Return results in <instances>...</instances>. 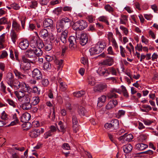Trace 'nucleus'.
<instances>
[{
    "mask_svg": "<svg viewBox=\"0 0 158 158\" xmlns=\"http://www.w3.org/2000/svg\"><path fill=\"white\" fill-rule=\"evenodd\" d=\"M15 94L16 97L17 98L19 101L23 97L25 94L22 91H15Z\"/></svg>",
    "mask_w": 158,
    "mask_h": 158,
    "instance_id": "nucleus-34",
    "label": "nucleus"
},
{
    "mask_svg": "<svg viewBox=\"0 0 158 158\" xmlns=\"http://www.w3.org/2000/svg\"><path fill=\"white\" fill-rule=\"evenodd\" d=\"M49 130L46 132L44 134V137L45 139L48 138L50 137L56 131L58 130V127L53 125H52L49 127Z\"/></svg>",
    "mask_w": 158,
    "mask_h": 158,
    "instance_id": "nucleus-5",
    "label": "nucleus"
},
{
    "mask_svg": "<svg viewBox=\"0 0 158 158\" xmlns=\"http://www.w3.org/2000/svg\"><path fill=\"white\" fill-rule=\"evenodd\" d=\"M85 93V92L83 90H81L77 92L73 93V95L77 97H79L82 96Z\"/></svg>",
    "mask_w": 158,
    "mask_h": 158,
    "instance_id": "nucleus-46",
    "label": "nucleus"
},
{
    "mask_svg": "<svg viewBox=\"0 0 158 158\" xmlns=\"http://www.w3.org/2000/svg\"><path fill=\"white\" fill-rule=\"evenodd\" d=\"M120 29L123 31V33L125 35H127L128 33V29L123 26H120Z\"/></svg>",
    "mask_w": 158,
    "mask_h": 158,
    "instance_id": "nucleus-52",
    "label": "nucleus"
},
{
    "mask_svg": "<svg viewBox=\"0 0 158 158\" xmlns=\"http://www.w3.org/2000/svg\"><path fill=\"white\" fill-rule=\"evenodd\" d=\"M148 145L142 143H139L135 145L136 149L139 151L143 150L148 147Z\"/></svg>",
    "mask_w": 158,
    "mask_h": 158,
    "instance_id": "nucleus-29",
    "label": "nucleus"
},
{
    "mask_svg": "<svg viewBox=\"0 0 158 158\" xmlns=\"http://www.w3.org/2000/svg\"><path fill=\"white\" fill-rule=\"evenodd\" d=\"M20 87L22 90L24 92H30L31 90V88L28 85L23 82L20 83Z\"/></svg>",
    "mask_w": 158,
    "mask_h": 158,
    "instance_id": "nucleus-21",
    "label": "nucleus"
},
{
    "mask_svg": "<svg viewBox=\"0 0 158 158\" xmlns=\"http://www.w3.org/2000/svg\"><path fill=\"white\" fill-rule=\"evenodd\" d=\"M39 35L43 38H45L48 36V33L46 29H43L40 31Z\"/></svg>",
    "mask_w": 158,
    "mask_h": 158,
    "instance_id": "nucleus-35",
    "label": "nucleus"
},
{
    "mask_svg": "<svg viewBox=\"0 0 158 158\" xmlns=\"http://www.w3.org/2000/svg\"><path fill=\"white\" fill-rule=\"evenodd\" d=\"M73 128V131L76 133L80 129L77 119L75 116H73L72 117Z\"/></svg>",
    "mask_w": 158,
    "mask_h": 158,
    "instance_id": "nucleus-7",
    "label": "nucleus"
},
{
    "mask_svg": "<svg viewBox=\"0 0 158 158\" xmlns=\"http://www.w3.org/2000/svg\"><path fill=\"white\" fill-rule=\"evenodd\" d=\"M125 139L127 141H130L133 139V136L131 134H128L126 135Z\"/></svg>",
    "mask_w": 158,
    "mask_h": 158,
    "instance_id": "nucleus-58",
    "label": "nucleus"
},
{
    "mask_svg": "<svg viewBox=\"0 0 158 158\" xmlns=\"http://www.w3.org/2000/svg\"><path fill=\"white\" fill-rule=\"evenodd\" d=\"M120 53L121 56L123 57H125L126 56V55L125 54V53L126 52L125 50V48L123 47L122 46H120Z\"/></svg>",
    "mask_w": 158,
    "mask_h": 158,
    "instance_id": "nucleus-53",
    "label": "nucleus"
},
{
    "mask_svg": "<svg viewBox=\"0 0 158 158\" xmlns=\"http://www.w3.org/2000/svg\"><path fill=\"white\" fill-rule=\"evenodd\" d=\"M53 23L52 20L50 19L46 18L44 21L43 25L44 27H50L52 29L54 28Z\"/></svg>",
    "mask_w": 158,
    "mask_h": 158,
    "instance_id": "nucleus-13",
    "label": "nucleus"
},
{
    "mask_svg": "<svg viewBox=\"0 0 158 158\" xmlns=\"http://www.w3.org/2000/svg\"><path fill=\"white\" fill-rule=\"evenodd\" d=\"M10 36L12 41L14 43H15L17 39V36L15 31H11Z\"/></svg>",
    "mask_w": 158,
    "mask_h": 158,
    "instance_id": "nucleus-39",
    "label": "nucleus"
},
{
    "mask_svg": "<svg viewBox=\"0 0 158 158\" xmlns=\"http://www.w3.org/2000/svg\"><path fill=\"white\" fill-rule=\"evenodd\" d=\"M12 27L13 30L17 32H19L21 30L20 25L15 20H13L12 22Z\"/></svg>",
    "mask_w": 158,
    "mask_h": 158,
    "instance_id": "nucleus-22",
    "label": "nucleus"
},
{
    "mask_svg": "<svg viewBox=\"0 0 158 158\" xmlns=\"http://www.w3.org/2000/svg\"><path fill=\"white\" fill-rule=\"evenodd\" d=\"M1 118L2 120H1V127L6 124L7 123L8 118L7 114L5 112V111H3L2 113V115L1 116Z\"/></svg>",
    "mask_w": 158,
    "mask_h": 158,
    "instance_id": "nucleus-19",
    "label": "nucleus"
},
{
    "mask_svg": "<svg viewBox=\"0 0 158 158\" xmlns=\"http://www.w3.org/2000/svg\"><path fill=\"white\" fill-rule=\"evenodd\" d=\"M71 20L67 17H64L61 19L57 23L56 28L58 32H60L64 29L69 28L71 25Z\"/></svg>",
    "mask_w": 158,
    "mask_h": 158,
    "instance_id": "nucleus-2",
    "label": "nucleus"
},
{
    "mask_svg": "<svg viewBox=\"0 0 158 158\" xmlns=\"http://www.w3.org/2000/svg\"><path fill=\"white\" fill-rule=\"evenodd\" d=\"M143 46L141 44H137L135 47V49L139 51H142Z\"/></svg>",
    "mask_w": 158,
    "mask_h": 158,
    "instance_id": "nucleus-64",
    "label": "nucleus"
},
{
    "mask_svg": "<svg viewBox=\"0 0 158 158\" xmlns=\"http://www.w3.org/2000/svg\"><path fill=\"white\" fill-rule=\"evenodd\" d=\"M8 23L7 19L5 17L1 18V24H7Z\"/></svg>",
    "mask_w": 158,
    "mask_h": 158,
    "instance_id": "nucleus-60",
    "label": "nucleus"
},
{
    "mask_svg": "<svg viewBox=\"0 0 158 158\" xmlns=\"http://www.w3.org/2000/svg\"><path fill=\"white\" fill-rule=\"evenodd\" d=\"M107 96L108 98L109 99L113 98H116L118 96V95L110 90V92L107 93Z\"/></svg>",
    "mask_w": 158,
    "mask_h": 158,
    "instance_id": "nucleus-41",
    "label": "nucleus"
},
{
    "mask_svg": "<svg viewBox=\"0 0 158 158\" xmlns=\"http://www.w3.org/2000/svg\"><path fill=\"white\" fill-rule=\"evenodd\" d=\"M41 84L44 87L47 86L49 84V82L47 78H43L41 80Z\"/></svg>",
    "mask_w": 158,
    "mask_h": 158,
    "instance_id": "nucleus-50",
    "label": "nucleus"
},
{
    "mask_svg": "<svg viewBox=\"0 0 158 158\" xmlns=\"http://www.w3.org/2000/svg\"><path fill=\"white\" fill-rule=\"evenodd\" d=\"M108 18L107 16H102L98 18V20L101 22H103L106 23L107 25H109V22L108 21Z\"/></svg>",
    "mask_w": 158,
    "mask_h": 158,
    "instance_id": "nucleus-42",
    "label": "nucleus"
},
{
    "mask_svg": "<svg viewBox=\"0 0 158 158\" xmlns=\"http://www.w3.org/2000/svg\"><path fill=\"white\" fill-rule=\"evenodd\" d=\"M120 23L123 24H125L127 20V17L124 15H122L120 18Z\"/></svg>",
    "mask_w": 158,
    "mask_h": 158,
    "instance_id": "nucleus-43",
    "label": "nucleus"
},
{
    "mask_svg": "<svg viewBox=\"0 0 158 158\" xmlns=\"http://www.w3.org/2000/svg\"><path fill=\"white\" fill-rule=\"evenodd\" d=\"M112 43V45L115 49H117L118 48V44L115 39L110 41Z\"/></svg>",
    "mask_w": 158,
    "mask_h": 158,
    "instance_id": "nucleus-61",
    "label": "nucleus"
},
{
    "mask_svg": "<svg viewBox=\"0 0 158 158\" xmlns=\"http://www.w3.org/2000/svg\"><path fill=\"white\" fill-rule=\"evenodd\" d=\"M112 129L114 130L117 129L119 127V123L118 120L114 119L112 120L110 122Z\"/></svg>",
    "mask_w": 158,
    "mask_h": 158,
    "instance_id": "nucleus-27",
    "label": "nucleus"
},
{
    "mask_svg": "<svg viewBox=\"0 0 158 158\" xmlns=\"http://www.w3.org/2000/svg\"><path fill=\"white\" fill-rule=\"evenodd\" d=\"M68 33V31L65 29L61 33L60 40L64 44L66 43L67 42Z\"/></svg>",
    "mask_w": 158,
    "mask_h": 158,
    "instance_id": "nucleus-15",
    "label": "nucleus"
},
{
    "mask_svg": "<svg viewBox=\"0 0 158 158\" xmlns=\"http://www.w3.org/2000/svg\"><path fill=\"white\" fill-rule=\"evenodd\" d=\"M6 33H4L1 35V48H5L6 45L5 43L6 40Z\"/></svg>",
    "mask_w": 158,
    "mask_h": 158,
    "instance_id": "nucleus-32",
    "label": "nucleus"
},
{
    "mask_svg": "<svg viewBox=\"0 0 158 158\" xmlns=\"http://www.w3.org/2000/svg\"><path fill=\"white\" fill-rule=\"evenodd\" d=\"M118 104L117 100H111L106 106V108L107 110H110L112 109Z\"/></svg>",
    "mask_w": 158,
    "mask_h": 158,
    "instance_id": "nucleus-14",
    "label": "nucleus"
},
{
    "mask_svg": "<svg viewBox=\"0 0 158 158\" xmlns=\"http://www.w3.org/2000/svg\"><path fill=\"white\" fill-rule=\"evenodd\" d=\"M43 68L45 69H49L51 68V65L49 62H46L44 63Z\"/></svg>",
    "mask_w": 158,
    "mask_h": 158,
    "instance_id": "nucleus-57",
    "label": "nucleus"
},
{
    "mask_svg": "<svg viewBox=\"0 0 158 158\" xmlns=\"http://www.w3.org/2000/svg\"><path fill=\"white\" fill-rule=\"evenodd\" d=\"M114 63V60L112 57H108L101 62L100 64L102 65L110 66L112 65Z\"/></svg>",
    "mask_w": 158,
    "mask_h": 158,
    "instance_id": "nucleus-9",
    "label": "nucleus"
},
{
    "mask_svg": "<svg viewBox=\"0 0 158 158\" xmlns=\"http://www.w3.org/2000/svg\"><path fill=\"white\" fill-rule=\"evenodd\" d=\"M40 101V98L39 97H34L32 99V103L34 105L37 104Z\"/></svg>",
    "mask_w": 158,
    "mask_h": 158,
    "instance_id": "nucleus-48",
    "label": "nucleus"
},
{
    "mask_svg": "<svg viewBox=\"0 0 158 158\" xmlns=\"http://www.w3.org/2000/svg\"><path fill=\"white\" fill-rule=\"evenodd\" d=\"M105 68L102 67H99L97 70V73L101 76H103L104 74V70Z\"/></svg>",
    "mask_w": 158,
    "mask_h": 158,
    "instance_id": "nucleus-56",
    "label": "nucleus"
},
{
    "mask_svg": "<svg viewBox=\"0 0 158 158\" xmlns=\"http://www.w3.org/2000/svg\"><path fill=\"white\" fill-rule=\"evenodd\" d=\"M125 113V111L123 110H119L118 111L117 114L118 118H119L123 116Z\"/></svg>",
    "mask_w": 158,
    "mask_h": 158,
    "instance_id": "nucleus-54",
    "label": "nucleus"
},
{
    "mask_svg": "<svg viewBox=\"0 0 158 158\" xmlns=\"http://www.w3.org/2000/svg\"><path fill=\"white\" fill-rule=\"evenodd\" d=\"M80 25L78 21L75 22L73 25V28L74 30L80 31Z\"/></svg>",
    "mask_w": 158,
    "mask_h": 158,
    "instance_id": "nucleus-47",
    "label": "nucleus"
},
{
    "mask_svg": "<svg viewBox=\"0 0 158 158\" xmlns=\"http://www.w3.org/2000/svg\"><path fill=\"white\" fill-rule=\"evenodd\" d=\"M22 61L20 63V68L24 71L29 70L31 66L30 63L24 56H22Z\"/></svg>",
    "mask_w": 158,
    "mask_h": 158,
    "instance_id": "nucleus-4",
    "label": "nucleus"
},
{
    "mask_svg": "<svg viewBox=\"0 0 158 158\" xmlns=\"http://www.w3.org/2000/svg\"><path fill=\"white\" fill-rule=\"evenodd\" d=\"M107 88V85L105 83H101L97 85L94 87V90L95 92H102L106 91Z\"/></svg>",
    "mask_w": 158,
    "mask_h": 158,
    "instance_id": "nucleus-6",
    "label": "nucleus"
},
{
    "mask_svg": "<svg viewBox=\"0 0 158 158\" xmlns=\"http://www.w3.org/2000/svg\"><path fill=\"white\" fill-rule=\"evenodd\" d=\"M32 77L37 80L41 79L42 75L40 71L37 69H34L32 71Z\"/></svg>",
    "mask_w": 158,
    "mask_h": 158,
    "instance_id": "nucleus-12",
    "label": "nucleus"
},
{
    "mask_svg": "<svg viewBox=\"0 0 158 158\" xmlns=\"http://www.w3.org/2000/svg\"><path fill=\"white\" fill-rule=\"evenodd\" d=\"M106 96L102 95L98 98V104L100 103H104L106 101Z\"/></svg>",
    "mask_w": 158,
    "mask_h": 158,
    "instance_id": "nucleus-44",
    "label": "nucleus"
},
{
    "mask_svg": "<svg viewBox=\"0 0 158 158\" xmlns=\"http://www.w3.org/2000/svg\"><path fill=\"white\" fill-rule=\"evenodd\" d=\"M9 85L14 89H17L20 88V83L17 80H14L12 82L9 84Z\"/></svg>",
    "mask_w": 158,
    "mask_h": 158,
    "instance_id": "nucleus-23",
    "label": "nucleus"
},
{
    "mask_svg": "<svg viewBox=\"0 0 158 158\" xmlns=\"http://www.w3.org/2000/svg\"><path fill=\"white\" fill-rule=\"evenodd\" d=\"M69 42V47L72 50H73L77 47V41L74 36H70L68 39Z\"/></svg>",
    "mask_w": 158,
    "mask_h": 158,
    "instance_id": "nucleus-8",
    "label": "nucleus"
},
{
    "mask_svg": "<svg viewBox=\"0 0 158 158\" xmlns=\"http://www.w3.org/2000/svg\"><path fill=\"white\" fill-rule=\"evenodd\" d=\"M77 39V38H79L80 43L82 45H85L88 41V35L86 33H82L80 37L76 35Z\"/></svg>",
    "mask_w": 158,
    "mask_h": 158,
    "instance_id": "nucleus-10",
    "label": "nucleus"
},
{
    "mask_svg": "<svg viewBox=\"0 0 158 158\" xmlns=\"http://www.w3.org/2000/svg\"><path fill=\"white\" fill-rule=\"evenodd\" d=\"M38 4V3L37 1L34 0L32 1L29 5V6L30 7L29 8V9L30 8L31 9H35L37 7Z\"/></svg>",
    "mask_w": 158,
    "mask_h": 158,
    "instance_id": "nucleus-40",
    "label": "nucleus"
},
{
    "mask_svg": "<svg viewBox=\"0 0 158 158\" xmlns=\"http://www.w3.org/2000/svg\"><path fill=\"white\" fill-rule=\"evenodd\" d=\"M108 52V54L110 55H114L115 53L113 51L112 47L111 46H110L108 47L107 49Z\"/></svg>",
    "mask_w": 158,
    "mask_h": 158,
    "instance_id": "nucleus-63",
    "label": "nucleus"
},
{
    "mask_svg": "<svg viewBox=\"0 0 158 158\" xmlns=\"http://www.w3.org/2000/svg\"><path fill=\"white\" fill-rule=\"evenodd\" d=\"M132 146L130 144H127L123 146V147L124 152L126 153L130 152L132 149Z\"/></svg>",
    "mask_w": 158,
    "mask_h": 158,
    "instance_id": "nucleus-28",
    "label": "nucleus"
},
{
    "mask_svg": "<svg viewBox=\"0 0 158 158\" xmlns=\"http://www.w3.org/2000/svg\"><path fill=\"white\" fill-rule=\"evenodd\" d=\"M63 60H60L57 61V63L58 65V70H61V69L63 66Z\"/></svg>",
    "mask_w": 158,
    "mask_h": 158,
    "instance_id": "nucleus-49",
    "label": "nucleus"
},
{
    "mask_svg": "<svg viewBox=\"0 0 158 158\" xmlns=\"http://www.w3.org/2000/svg\"><path fill=\"white\" fill-rule=\"evenodd\" d=\"M26 55L27 57L31 58L34 59L35 58L34 48L33 49H28L26 52Z\"/></svg>",
    "mask_w": 158,
    "mask_h": 158,
    "instance_id": "nucleus-24",
    "label": "nucleus"
},
{
    "mask_svg": "<svg viewBox=\"0 0 158 158\" xmlns=\"http://www.w3.org/2000/svg\"><path fill=\"white\" fill-rule=\"evenodd\" d=\"M30 102H27L23 103L20 106L21 109L24 110H28L32 106Z\"/></svg>",
    "mask_w": 158,
    "mask_h": 158,
    "instance_id": "nucleus-26",
    "label": "nucleus"
},
{
    "mask_svg": "<svg viewBox=\"0 0 158 158\" xmlns=\"http://www.w3.org/2000/svg\"><path fill=\"white\" fill-rule=\"evenodd\" d=\"M6 101L10 105L14 108L16 107V103L10 99H7Z\"/></svg>",
    "mask_w": 158,
    "mask_h": 158,
    "instance_id": "nucleus-51",
    "label": "nucleus"
},
{
    "mask_svg": "<svg viewBox=\"0 0 158 158\" xmlns=\"http://www.w3.org/2000/svg\"><path fill=\"white\" fill-rule=\"evenodd\" d=\"M40 130L38 129H35L30 131L29 136L31 138H35L40 135Z\"/></svg>",
    "mask_w": 158,
    "mask_h": 158,
    "instance_id": "nucleus-16",
    "label": "nucleus"
},
{
    "mask_svg": "<svg viewBox=\"0 0 158 158\" xmlns=\"http://www.w3.org/2000/svg\"><path fill=\"white\" fill-rule=\"evenodd\" d=\"M80 25V30H82L86 28L88 26L87 23L84 20H78Z\"/></svg>",
    "mask_w": 158,
    "mask_h": 158,
    "instance_id": "nucleus-36",
    "label": "nucleus"
},
{
    "mask_svg": "<svg viewBox=\"0 0 158 158\" xmlns=\"http://www.w3.org/2000/svg\"><path fill=\"white\" fill-rule=\"evenodd\" d=\"M14 76L11 73H8L6 75V80L9 85L14 80Z\"/></svg>",
    "mask_w": 158,
    "mask_h": 158,
    "instance_id": "nucleus-30",
    "label": "nucleus"
},
{
    "mask_svg": "<svg viewBox=\"0 0 158 158\" xmlns=\"http://www.w3.org/2000/svg\"><path fill=\"white\" fill-rule=\"evenodd\" d=\"M49 37L50 41L52 42L55 45L57 46L60 45V42L58 35H56V37H55L53 34H51L49 35Z\"/></svg>",
    "mask_w": 158,
    "mask_h": 158,
    "instance_id": "nucleus-11",
    "label": "nucleus"
},
{
    "mask_svg": "<svg viewBox=\"0 0 158 158\" xmlns=\"http://www.w3.org/2000/svg\"><path fill=\"white\" fill-rule=\"evenodd\" d=\"M10 6L12 7V8L14 9L15 10H19L20 8L19 5L15 3H14L10 5Z\"/></svg>",
    "mask_w": 158,
    "mask_h": 158,
    "instance_id": "nucleus-59",
    "label": "nucleus"
},
{
    "mask_svg": "<svg viewBox=\"0 0 158 158\" xmlns=\"http://www.w3.org/2000/svg\"><path fill=\"white\" fill-rule=\"evenodd\" d=\"M29 43L28 41L26 40H22L19 43V46L22 50L26 49L28 47Z\"/></svg>",
    "mask_w": 158,
    "mask_h": 158,
    "instance_id": "nucleus-20",
    "label": "nucleus"
},
{
    "mask_svg": "<svg viewBox=\"0 0 158 158\" xmlns=\"http://www.w3.org/2000/svg\"><path fill=\"white\" fill-rule=\"evenodd\" d=\"M106 44L104 42L100 41L94 47H92L89 50L91 55L98 54L102 52L105 48Z\"/></svg>",
    "mask_w": 158,
    "mask_h": 158,
    "instance_id": "nucleus-3",
    "label": "nucleus"
},
{
    "mask_svg": "<svg viewBox=\"0 0 158 158\" xmlns=\"http://www.w3.org/2000/svg\"><path fill=\"white\" fill-rule=\"evenodd\" d=\"M87 82L88 85L91 86H93L95 85L96 82L94 77L89 76L87 79Z\"/></svg>",
    "mask_w": 158,
    "mask_h": 158,
    "instance_id": "nucleus-38",
    "label": "nucleus"
},
{
    "mask_svg": "<svg viewBox=\"0 0 158 158\" xmlns=\"http://www.w3.org/2000/svg\"><path fill=\"white\" fill-rule=\"evenodd\" d=\"M77 112L80 116L85 115L87 112L84 107L81 106H79L78 108Z\"/></svg>",
    "mask_w": 158,
    "mask_h": 158,
    "instance_id": "nucleus-31",
    "label": "nucleus"
},
{
    "mask_svg": "<svg viewBox=\"0 0 158 158\" xmlns=\"http://www.w3.org/2000/svg\"><path fill=\"white\" fill-rule=\"evenodd\" d=\"M110 73L112 75L116 76L117 74L116 69L113 67H109Z\"/></svg>",
    "mask_w": 158,
    "mask_h": 158,
    "instance_id": "nucleus-55",
    "label": "nucleus"
},
{
    "mask_svg": "<svg viewBox=\"0 0 158 158\" xmlns=\"http://www.w3.org/2000/svg\"><path fill=\"white\" fill-rule=\"evenodd\" d=\"M120 89L121 90V93H122L124 97L127 98L129 97V94L126 87L123 85L120 87Z\"/></svg>",
    "mask_w": 158,
    "mask_h": 158,
    "instance_id": "nucleus-37",
    "label": "nucleus"
},
{
    "mask_svg": "<svg viewBox=\"0 0 158 158\" xmlns=\"http://www.w3.org/2000/svg\"><path fill=\"white\" fill-rule=\"evenodd\" d=\"M31 96L30 94H25V95L19 100V102H30Z\"/></svg>",
    "mask_w": 158,
    "mask_h": 158,
    "instance_id": "nucleus-33",
    "label": "nucleus"
},
{
    "mask_svg": "<svg viewBox=\"0 0 158 158\" xmlns=\"http://www.w3.org/2000/svg\"><path fill=\"white\" fill-rule=\"evenodd\" d=\"M141 41L146 45H148L149 42V40L146 38L143 35H142L141 37Z\"/></svg>",
    "mask_w": 158,
    "mask_h": 158,
    "instance_id": "nucleus-62",
    "label": "nucleus"
},
{
    "mask_svg": "<svg viewBox=\"0 0 158 158\" xmlns=\"http://www.w3.org/2000/svg\"><path fill=\"white\" fill-rule=\"evenodd\" d=\"M58 125L59 128H58V131L62 132L63 134H64L66 131V127L64 123L61 121H60L58 123Z\"/></svg>",
    "mask_w": 158,
    "mask_h": 158,
    "instance_id": "nucleus-25",
    "label": "nucleus"
},
{
    "mask_svg": "<svg viewBox=\"0 0 158 158\" xmlns=\"http://www.w3.org/2000/svg\"><path fill=\"white\" fill-rule=\"evenodd\" d=\"M30 45L34 49L35 57L36 56H40L43 54V51L41 49L44 46L43 42L38 36L31 37Z\"/></svg>",
    "mask_w": 158,
    "mask_h": 158,
    "instance_id": "nucleus-1",
    "label": "nucleus"
},
{
    "mask_svg": "<svg viewBox=\"0 0 158 158\" xmlns=\"http://www.w3.org/2000/svg\"><path fill=\"white\" fill-rule=\"evenodd\" d=\"M31 118L30 114L27 112H25L22 114L21 117L20 121L23 123H26Z\"/></svg>",
    "mask_w": 158,
    "mask_h": 158,
    "instance_id": "nucleus-17",
    "label": "nucleus"
},
{
    "mask_svg": "<svg viewBox=\"0 0 158 158\" xmlns=\"http://www.w3.org/2000/svg\"><path fill=\"white\" fill-rule=\"evenodd\" d=\"M10 58L13 60H14L15 57L14 54L15 56V59L19 61V52L18 51L16 50H14L13 51L12 49L10 50Z\"/></svg>",
    "mask_w": 158,
    "mask_h": 158,
    "instance_id": "nucleus-18",
    "label": "nucleus"
},
{
    "mask_svg": "<svg viewBox=\"0 0 158 158\" xmlns=\"http://www.w3.org/2000/svg\"><path fill=\"white\" fill-rule=\"evenodd\" d=\"M59 88L60 91H64L66 90L67 86L65 82H60V84L59 85Z\"/></svg>",
    "mask_w": 158,
    "mask_h": 158,
    "instance_id": "nucleus-45",
    "label": "nucleus"
}]
</instances>
